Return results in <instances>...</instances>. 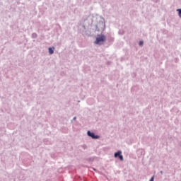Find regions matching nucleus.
<instances>
[{"instance_id": "nucleus-6", "label": "nucleus", "mask_w": 181, "mask_h": 181, "mask_svg": "<svg viewBox=\"0 0 181 181\" xmlns=\"http://www.w3.org/2000/svg\"><path fill=\"white\" fill-rule=\"evenodd\" d=\"M139 46H144V41H139Z\"/></svg>"}, {"instance_id": "nucleus-7", "label": "nucleus", "mask_w": 181, "mask_h": 181, "mask_svg": "<svg viewBox=\"0 0 181 181\" xmlns=\"http://www.w3.org/2000/svg\"><path fill=\"white\" fill-rule=\"evenodd\" d=\"M154 179H155V176H153V177H151V178L150 179V181H153Z\"/></svg>"}, {"instance_id": "nucleus-2", "label": "nucleus", "mask_w": 181, "mask_h": 181, "mask_svg": "<svg viewBox=\"0 0 181 181\" xmlns=\"http://www.w3.org/2000/svg\"><path fill=\"white\" fill-rule=\"evenodd\" d=\"M114 157L119 159L121 162H124V156H122V151H118L117 152L115 153Z\"/></svg>"}, {"instance_id": "nucleus-11", "label": "nucleus", "mask_w": 181, "mask_h": 181, "mask_svg": "<svg viewBox=\"0 0 181 181\" xmlns=\"http://www.w3.org/2000/svg\"><path fill=\"white\" fill-rule=\"evenodd\" d=\"M136 1H141V0H136Z\"/></svg>"}, {"instance_id": "nucleus-4", "label": "nucleus", "mask_w": 181, "mask_h": 181, "mask_svg": "<svg viewBox=\"0 0 181 181\" xmlns=\"http://www.w3.org/2000/svg\"><path fill=\"white\" fill-rule=\"evenodd\" d=\"M49 54H53V53H54V47L49 48Z\"/></svg>"}, {"instance_id": "nucleus-1", "label": "nucleus", "mask_w": 181, "mask_h": 181, "mask_svg": "<svg viewBox=\"0 0 181 181\" xmlns=\"http://www.w3.org/2000/svg\"><path fill=\"white\" fill-rule=\"evenodd\" d=\"M107 40V37L105 35H100L96 37V40L95 41V45H104V42Z\"/></svg>"}, {"instance_id": "nucleus-10", "label": "nucleus", "mask_w": 181, "mask_h": 181, "mask_svg": "<svg viewBox=\"0 0 181 181\" xmlns=\"http://www.w3.org/2000/svg\"><path fill=\"white\" fill-rule=\"evenodd\" d=\"M74 119H76V117H74Z\"/></svg>"}, {"instance_id": "nucleus-8", "label": "nucleus", "mask_w": 181, "mask_h": 181, "mask_svg": "<svg viewBox=\"0 0 181 181\" xmlns=\"http://www.w3.org/2000/svg\"><path fill=\"white\" fill-rule=\"evenodd\" d=\"M153 2H158V0H153Z\"/></svg>"}, {"instance_id": "nucleus-5", "label": "nucleus", "mask_w": 181, "mask_h": 181, "mask_svg": "<svg viewBox=\"0 0 181 181\" xmlns=\"http://www.w3.org/2000/svg\"><path fill=\"white\" fill-rule=\"evenodd\" d=\"M177 12H178V16L181 18V8L177 9Z\"/></svg>"}, {"instance_id": "nucleus-3", "label": "nucleus", "mask_w": 181, "mask_h": 181, "mask_svg": "<svg viewBox=\"0 0 181 181\" xmlns=\"http://www.w3.org/2000/svg\"><path fill=\"white\" fill-rule=\"evenodd\" d=\"M88 136H90V138H93V139H98V138H100L99 136H95L94 133H91L90 131H88Z\"/></svg>"}, {"instance_id": "nucleus-9", "label": "nucleus", "mask_w": 181, "mask_h": 181, "mask_svg": "<svg viewBox=\"0 0 181 181\" xmlns=\"http://www.w3.org/2000/svg\"><path fill=\"white\" fill-rule=\"evenodd\" d=\"M160 173L161 175H163V171H160Z\"/></svg>"}]
</instances>
